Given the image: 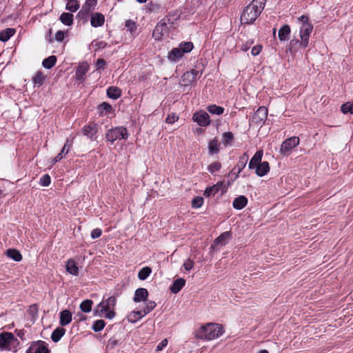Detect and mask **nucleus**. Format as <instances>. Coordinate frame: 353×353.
Segmentation results:
<instances>
[{"mask_svg":"<svg viewBox=\"0 0 353 353\" xmlns=\"http://www.w3.org/2000/svg\"><path fill=\"white\" fill-rule=\"evenodd\" d=\"M70 148L71 143H70L69 140L67 139L61 152L65 156L69 152Z\"/></svg>","mask_w":353,"mask_h":353,"instance_id":"53","label":"nucleus"},{"mask_svg":"<svg viewBox=\"0 0 353 353\" xmlns=\"http://www.w3.org/2000/svg\"><path fill=\"white\" fill-rule=\"evenodd\" d=\"M45 77L42 72H37L34 76L32 81L34 84L41 85L44 81Z\"/></svg>","mask_w":353,"mask_h":353,"instance_id":"43","label":"nucleus"},{"mask_svg":"<svg viewBox=\"0 0 353 353\" xmlns=\"http://www.w3.org/2000/svg\"><path fill=\"white\" fill-rule=\"evenodd\" d=\"M250 46L248 45L243 46L241 50L243 51H247L249 49Z\"/></svg>","mask_w":353,"mask_h":353,"instance_id":"62","label":"nucleus"},{"mask_svg":"<svg viewBox=\"0 0 353 353\" xmlns=\"http://www.w3.org/2000/svg\"><path fill=\"white\" fill-rule=\"evenodd\" d=\"M203 199L201 196H197L192 201V205L194 208H199L202 206Z\"/></svg>","mask_w":353,"mask_h":353,"instance_id":"49","label":"nucleus"},{"mask_svg":"<svg viewBox=\"0 0 353 353\" xmlns=\"http://www.w3.org/2000/svg\"><path fill=\"white\" fill-rule=\"evenodd\" d=\"M298 20L301 23L300 27L301 45L305 48L308 45L309 37L313 30V26L308 21L307 16L302 15L298 18Z\"/></svg>","mask_w":353,"mask_h":353,"instance_id":"3","label":"nucleus"},{"mask_svg":"<svg viewBox=\"0 0 353 353\" xmlns=\"http://www.w3.org/2000/svg\"><path fill=\"white\" fill-rule=\"evenodd\" d=\"M248 204V199L241 195L234 199L232 203V206L236 210H241Z\"/></svg>","mask_w":353,"mask_h":353,"instance_id":"18","label":"nucleus"},{"mask_svg":"<svg viewBox=\"0 0 353 353\" xmlns=\"http://www.w3.org/2000/svg\"><path fill=\"white\" fill-rule=\"evenodd\" d=\"M57 62V57L54 55L45 59L42 62V65L47 69L52 68Z\"/></svg>","mask_w":353,"mask_h":353,"instance_id":"31","label":"nucleus"},{"mask_svg":"<svg viewBox=\"0 0 353 353\" xmlns=\"http://www.w3.org/2000/svg\"><path fill=\"white\" fill-rule=\"evenodd\" d=\"M341 110L344 114H353V102H347L341 105Z\"/></svg>","mask_w":353,"mask_h":353,"instance_id":"39","label":"nucleus"},{"mask_svg":"<svg viewBox=\"0 0 353 353\" xmlns=\"http://www.w3.org/2000/svg\"><path fill=\"white\" fill-rule=\"evenodd\" d=\"M16 32L14 28H8L0 32V41L6 42L10 37H12Z\"/></svg>","mask_w":353,"mask_h":353,"instance_id":"21","label":"nucleus"},{"mask_svg":"<svg viewBox=\"0 0 353 353\" xmlns=\"http://www.w3.org/2000/svg\"><path fill=\"white\" fill-rule=\"evenodd\" d=\"M102 231L99 228H95L91 232V237L93 239H97L101 236Z\"/></svg>","mask_w":353,"mask_h":353,"instance_id":"54","label":"nucleus"},{"mask_svg":"<svg viewBox=\"0 0 353 353\" xmlns=\"http://www.w3.org/2000/svg\"><path fill=\"white\" fill-rule=\"evenodd\" d=\"M256 174L259 176H263L265 175L270 170L269 163L267 161H263L260 163L259 165L255 168Z\"/></svg>","mask_w":353,"mask_h":353,"instance_id":"20","label":"nucleus"},{"mask_svg":"<svg viewBox=\"0 0 353 353\" xmlns=\"http://www.w3.org/2000/svg\"><path fill=\"white\" fill-rule=\"evenodd\" d=\"M92 301L86 299L80 304V309L83 312H89L92 310Z\"/></svg>","mask_w":353,"mask_h":353,"instance_id":"36","label":"nucleus"},{"mask_svg":"<svg viewBox=\"0 0 353 353\" xmlns=\"http://www.w3.org/2000/svg\"><path fill=\"white\" fill-rule=\"evenodd\" d=\"M139 3H145L148 0H137Z\"/></svg>","mask_w":353,"mask_h":353,"instance_id":"64","label":"nucleus"},{"mask_svg":"<svg viewBox=\"0 0 353 353\" xmlns=\"http://www.w3.org/2000/svg\"><path fill=\"white\" fill-rule=\"evenodd\" d=\"M259 353H269L266 350H263L259 352Z\"/></svg>","mask_w":353,"mask_h":353,"instance_id":"63","label":"nucleus"},{"mask_svg":"<svg viewBox=\"0 0 353 353\" xmlns=\"http://www.w3.org/2000/svg\"><path fill=\"white\" fill-rule=\"evenodd\" d=\"M72 321V313L65 310L60 313V324L62 326L68 325Z\"/></svg>","mask_w":353,"mask_h":353,"instance_id":"22","label":"nucleus"},{"mask_svg":"<svg viewBox=\"0 0 353 353\" xmlns=\"http://www.w3.org/2000/svg\"><path fill=\"white\" fill-rule=\"evenodd\" d=\"M234 136L231 132H226L223 134L222 141L225 145L230 144L233 140Z\"/></svg>","mask_w":353,"mask_h":353,"instance_id":"41","label":"nucleus"},{"mask_svg":"<svg viewBox=\"0 0 353 353\" xmlns=\"http://www.w3.org/2000/svg\"><path fill=\"white\" fill-rule=\"evenodd\" d=\"M225 186L223 185V182L219 181L216 184H215L212 186L208 187L205 189V190L204 191V195L205 196L209 197L210 196L215 195L216 193H218L220 191L225 192Z\"/></svg>","mask_w":353,"mask_h":353,"instance_id":"14","label":"nucleus"},{"mask_svg":"<svg viewBox=\"0 0 353 353\" xmlns=\"http://www.w3.org/2000/svg\"><path fill=\"white\" fill-rule=\"evenodd\" d=\"M65 38V32L59 30L55 34V39L57 41L61 42Z\"/></svg>","mask_w":353,"mask_h":353,"instance_id":"57","label":"nucleus"},{"mask_svg":"<svg viewBox=\"0 0 353 353\" xmlns=\"http://www.w3.org/2000/svg\"><path fill=\"white\" fill-rule=\"evenodd\" d=\"M16 334L17 336L20 337L22 339H23L25 333L23 330H16Z\"/></svg>","mask_w":353,"mask_h":353,"instance_id":"61","label":"nucleus"},{"mask_svg":"<svg viewBox=\"0 0 353 353\" xmlns=\"http://www.w3.org/2000/svg\"><path fill=\"white\" fill-rule=\"evenodd\" d=\"M266 0H253L242 11L241 23L250 25L253 23L263 11Z\"/></svg>","mask_w":353,"mask_h":353,"instance_id":"2","label":"nucleus"},{"mask_svg":"<svg viewBox=\"0 0 353 353\" xmlns=\"http://www.w3.org/2000/svg\"><path fill=\"white\" fill-rule=\"evenodd\" d=\"M156 307V303L153 301H149L146 303L145 307H144L143 312L145 316L151 312Z\"/></svg>","mask_w":353,"mask_h":353,"instance_id":"45","label":"nucleus"},{"mask_svg":"<svg viewBox=\"0 0 353 353\" xmlns=\"http://www.w3.org/2000/svg\"><path fill=\"white\" fill-rule=\"evenodd\" d=\"M105 17L99 12H94L92 14L90 19V24L92 27H101L104 24Z\"/></svg>","mask_w":353,"mask_h":353,"instance_id":"15","label":"nucleus"},{"mask_svg":"<svg viewBox=\"0 0 353 353\" xmlns=\"http://www.w3.org/2000/svg\"><path fill=\"white\" fill-rule=\"evenodd\" d=\"M148 296V292L145 288H139L135 291L134 301L141 302L146 301Z\"/></svg>","mask_w":353,"mask_h":353,"instance_id":"17","label":"nucleus"},{"mask_svg":"<svg viewBox=\"0 0 353 353\" xmlns=\"http://www.w3.org/2000/svg\"><path fill=\"white\" fill-rule=\"evenodd\" d=\"M64 156H65V155H64L63 153H61V152L59 153V154H57V156L53 159V160H52L53 163H57V162H58V161H61V160L63 158V157H64Z\"/></svg>","mask_w":353,"mask_h":353,"instance_id":"60","label":"nucleus"},{"mask_svg":"<svg viewBox=\"0 0 353 353\" xmlns=\"http://www.w3.org/2000/svg\"><path fill=\"white\" fill-rule=\"evenodd\" d=\"M66 270L67 271L72 274V275H78V273H79V268L77 266L74 260L72 259H69L68 261H67V263H66Z\"/></svg>","mask_w":353,"mask_h":353,"instance_id":"27","label":"nucleus"},{"mask_svg":"<svg viewBox=\"0 0 353 353\" xmlns=\"http://www.w3.org/2000/svg\"><path fill=\"white\" fill-rule=\"evenodd\" d=\"M194 262L193 260H192L191 259L188 258L184 262H183V268L186 270V271H190L193 268H194Z\"/></svg>","mask_w":353,"mask_h":353,"instance_id":"47","label":"nucleus"},{"mask_svg":"<svg viewBox=\"0 0 353 353\" xmlns=\"http://www.w3.org/2000/svg\"><path fill=\"white\" fill-rule=\"evenodd\" d=\"M221 163L215 161L208 165V170L210 173L213 174L214 172L219 171L221 169Z\"/></svg>","mask_w":353,"mask_h":353,"instance_id":"44","label":"nucleus"},{"mask_svg":"<svg viewBox=\"0 0 353 353\" xmlns=\"http://www.w3.org/2000/svg\"><path fill=\"white\" fill-rule=\"evenodd\" d=\"M208 110L210 113L216 115H220L223 113L224 109L223 107L216 105H211L208 107Z\"/></svg>","mask_w":353,"mask_h":353,"instance_id":"37","label":"nucleus"},{"mask_svg":"<svg viewBox=\"0 0 353 353\" xmlns=\"http://www.w3.org/2000/svg\"><path fill=\"white\" fill-rule=\"evenodd\" d=\"M247 159H248V156H246L245 154L243 155V157H242L241 158L240 161H239L241 165H240V168H239V170H238V174H239L241 172V170L245 168V166L246 165Z\"/></svg>","mask_w":353,"mask_h":353,"instance_id":"52","label":"nucleus"},{"mask_svg":"<svg viewBox=\"0 0 353 353\" xmlns=\"http://www.w3.org/2000/svg\"><path fill=\"white\" fill-rule=\"evenodd\" d=\"M97 125L95 123L86 125L82 128L83 134L91 139H92L94 136L97 134Z\"/></svg>","mask_w":353,"mask_h":353,"instance_id":"16","label":"nucleus"},{"mask_svg":"<svg viewBox=\"0 0 353 353\" xmlns=\"http://www.w3.org/2000/svg\"><path fill=\"white\" fill-rule=\"evenodd\" d=\"M224 330L221 324L208 323L202 325L194 332V336L198 339L212 341L223 335Z\"/></svg>","mask_w":353,"mask_h":353,"instance_id":"1","label":"nucleus"},{"mask_svg":"<svg viewBox=\"0 0 353 353\" xmlns=\"http://www.w3.org/2000/svg\"><path fill=\"white\" fill-rule=\"evenodd\" d=\"M219 143L216 139H212L209 142L208 149L210 154H216L219 151Z\"/></svg>","mask_w":353,"mask_h":353,"instance_id":"34","label":"nucleus"},{"mask_svg":"<svg viewBox=\"0 0 353 353\" xmlns=\"http://www.w3.org/2000/svg\"><path fill=\"white\" fill-rule=\"evenodd\" d=\"M89 65L86 63L80 64L76 71V77L78 80H81L83 75L88 71Z\"/></svg>","mask_w":353,"mask_h":353,"instance_id":"25","label":"nucleus"},{"mask_svg":"<svg viewBox=\"0 0 353 353\" xmlns=\"http://www.w3.org/2000/svg\"><path fill=\"white\" fill-rule=\"evenodd\" d=\"M268 116V109L265 106H261L254 113L250 119V123L256 125H262Z\"/></svg>","mask_w":353,"mask_h":353,"instance_id":"9","label":"nucleus"},{"mask_svg":"<svg viewBox=\"0 0 353 353\" xmlns=\"http://www.w3.org/2000/svg\"><path fill=\"white\" fill-rule=\"evenodd\" d=\"M144 316L143 311H133L128 316V320L131 323H135Z\"/></svg>","mask_w":353,"mask_h":353,"instance_id":"29","label":"nucleus"},{"mask_svg":"<svg viewBox=\"0 0 353 353\" xmlns=\"http://www.w3.org/2000/svg\"><path fill=\"white\" fill-rule=\"evenodd\" d=\"M27 353H49V350L45 342L39 341L30 346Z\"/></svg>","mask_w":353,"mask_h":353,"instance_id":"12","label":"nucleus"},{"mask_svg":"<svg viewBox=\"0 0 353 353\" xmlns=\"http://www.w3.org/2000/svg\"><path fill=\"white\" fill-rule=\"evenodd\" d=\"M199 74V72L195 70L185 72L181 77L180 85L185 87L192 85L196 81Z\"/></svg>","mask_w":353,"mask_h":353,"instance_id":"10","label":"nucleus"},{"mask_svg":"<svg viewBox=\"0 0 353 353\" xmlns=\"http://www.w3.org/2000/svg\"><path fill=\"white\" fill-rule=\"evenodd\" d=\"M290 34V28L288 25L283 26L279 30V38L280 41H287Z\"/></svg>","mask_w":353,"mask_h":353,"instance_id":"24","label":"nucleus"},{"mask_svg":"<svg viewBox=\"0 0 353 353\" xmlns=\"http://www.w3.org/2000/svg\"><path fill=\"white\" fill-rule=\"evenodd\" d=\"M106 43L104 41H97L94 43V46L97 49L104 48L106 46Z\"/></svg>","mask_w":353,"mask_h":353,"instance_id":"59","label":"nucleus"},{"mask_svg":"<svg viewBox=\"0 0 353 353\" xmlns=\"http://www.w3.org/2000/svg\"><path fill=\"white\" fill-rule=\"evenodd\" d=\"M116 303V297L110 296L107 299L101 301L97 305V308L99 310L101 313H105V318L108 319H112L116 315V313L114 310Z\"/></svg>","mask_w":353,"mask_h":353,"instance_id":"5","label":"nucleus"},{"mask_svg":"<svg viewBox=\"0 0 353 353\" xmlns=\"http://www.w3.org/2000/svg\"><path fill=\"white\" fill-rule=\"evenodd\" d=\"M105 326V322L103 320H97L94 322L92 328L94 332H100L103 329Z\"/></svg>","mask_w":353,"mask_h":353,"instance_id":"42","label":"nucleus"},{"mask_svg":"<svg viewBox=\"0 0 353 353\" xmlns=\"http://www.w3.org/2000/svg\"><path fill=\"white\" fill-rule=\"evenodd\" d=\"M179 120V117L175 113H172L168 115L165 122L169 124H172Z\"/></svg>","mask_w":353,"mask_h":353,"instance_id":"50","label":"nucleus"},{"mask_svg":"<svg viewBox=\"0 0 353 353\" xmlns=\"http://www.w3.org/2000/svg\"><path fill=\"white\" fill-rule=\"evenodd\" d=\"M125 26L128 30H129L130 32H133L137 30L136 23L131 19L127 20L125 21Z\"/></svg>","mask_w":353,"mask_h":353,"instance_id":"46","label":"nucleus"},{"mask_svg":"<svg viewBox=\"0 0 353 353\" xmlns=\"http://www.w3.org/2000/svg\"><path fill=\"white\" fill-rule=\"evenodd\" d=\"M261 50H262V46L261 45H256L252 48L251 53L253 56H256V55L259 54Z\"/></svg>","mask_w":353,"mask_h":353,"instance_id":"56","label":"nucleus"},{"mask_svg":"<svg viewBox=\"0 0 353 353\" xmlns=\"http://www.w3.org/2000/svg\"><path fill=\"white\" fill-rule=\"evenodd\" d=\"M107 94H108V97L113 99H117L121 97V91L118 88L112 86V87H110L107 90Z\"/></svg>","mask_w":353,"mask_h":353,"instance_id":"28","label":"nucleus"},{"mask_svg":"<svg viewBox=\"0 0 353 353\" xmlns=\"http://www.w3.org/2000/svg\"><path fill=\"white\" fill-rule=\"evenodd\" d=\"M168 32V27L165 22H159L157 24L152 36L155 40H160Z\"/></svg>","mask_w":353,"mask_h":353,"instance_id":"13","label":"nucleus"},{"mask_svg":"<svg viewBox=\"0 0 353 353\" xmlns=\"http://www.w3.org/2000/svg\"><path fill=\"white\" fill-rule=\"evenodd\" d=\"M168 345V340L166 339L161 341V342L157 346L156 351H161Z\"/></svg>","mask_w":353,"mask_h":353,"instance_id":"58","label":"nucleus"},{"mask_svg":"<svg viewBox=\"0 0 353 353\" xmlns=\"http://www.w3.org/2000/svg\"><path fill=\"white\" fill-rule=\"evenodd\" d=\"M230 237V233L228 232H223L219 237H217L215 240L216 244H219L221 245H224L226 244L227 240Z\"/></svg>","mask_w":353,"mask_h":353,"instance_id":"38","label":"nucleus"},{"mask_svg":"<svg viewBox=\"0 0 353 353\" xmlns=\"http://www.w3.org/2000/svg\"><path fill=\"white\" fill-rule=\"evenodd\" d=\"M65 330L62 327H57L56 328L52 335L51 339L54 342H58L61 338L65 334Z\"/></svg>","mask_w":353,"mask_h":353,"instance_id":"30","label":"nucleus"},{"mask_svg":"<svg viewBox=\"0 0 353 353\" xmlns=\"http://www.w3.org/2000/svg\"><path fill=\"white\" fill-rule=\"evenodd\" d=\"M99 108L102 112L105 111L106 112H110L112 110L111 105L106 102L101 103L99 105Z\"/></svg>","mask_w":353,"mask_h":353,"instance_id":"51","label":"nucleus"},{"mask_svg":"<svg viewBox=\"0 0 353 353\" xmlns=\"http://www.w3.org/2000/svg\"><path fill=\"white\" fill-rule=\"evenodd\" d=\"M185 284V280L184 279H177L173 282L172 285L170 288V290L172 293L176 294L183 288Z\"/></svg>","mask_w":353,"mask_h":353,"instance_id":"19","label":"nucleus"},{"mask_svg":"<svg viewBox=\"0 0 353 353\" xmlns=\"http://www.w3.org/2000/svg\"><path fill=\"white\" fill-rule=\"evenodd\" d=\"M192 42L181 43L178 48H173L168 54V59L172 61H176L181 59L184 53L190 52L193 49Z\"/></svg>","mask_w":353,"mask_h":353,"instance_id":"6","label":"nucleus"},{"mask_svg":"<svg viewBox=\"0 0 353 353\" xmlns=\"http://www.w3.org/2000/svg\"><path fill=\"white\" fill-rule=\"evenodd\" d=\"M192 119L199 125L202 127L208 126L210 123L208 114L203 110L196 112L192 116Z\"/></svg>","mask_w":353,"mask_h":353,"instance_id":"11","label":"nucleus"},{"mask_svg":"<svg viewBox=\"0 0 353 353\" xmlns=\"http://www.w3.org/2000/svg\"><path fill=\"white\" fill-rule=\"evenodd\" d=\"M152 270L149 267H145L141 269L138 273V277L140 280H145L151 274Z\"/></svg>","mask_w":353,"mask_h":353,"instance_id":"35","label":"nucleus"},{"mask_svg":"<svg viewBox=\"0 0 353 353\" xmlns=\"http://www.w3.org/2000/svg\"><path fill=\"white\" fill-rule=\"evenodd\" d=\"M105 61L103 59H99L97 61L96 63V70H100L101 69H103L104 66L105 65Z\"/></svg>","mask_w":353,"mask_h":353,"instance_id":"55","label":"nucleus"},{"mask_svg":"<svg viewBox=\"0 0 353 353\" xmlns=\"http://www.w3.org/2000/svg\"><path fill=\"white\" fill-rule=\"evenodd\" d=\"M97 3V0H86L84 5L82 6L81 12L85 14L92 11Z\"/></svg>","mask_w":353,"mask_h":353,"instance_id":"26","label":"nucleus"},{"mask_svg":"<svg viewBox=\"0 0 353 353\" xmlns=\"http://www.w3.org/2000/svg\"><path fill=\"white\" fill-rule=\"evenodd\" d=\"M79 8V5L76 0H70L66 5V9L72 12H76Z\"/></svg>","mask_w":353,"mask_h":353,"instance_id":"40","label":"nucleus"},{"mask_svg":"<svg viewBox=\"0 0 353 353\" xmlns=\"http://www.w3.org/2000/svg\"><path fill=\"white\" fill-rule=\"evenodd\" d=\"M7 256L15 261H20L22 259L21 253L15 249H9L7 250Z\"/></svg>","mask_w":353,"mask_h":353,"instance_id":"33","label":"nucleus"},{"mask_svg":"<svg viewBox=\"0 0 353 353\" xmlns=\"http://www.w3.org/2000/svg\"><path fill=\"white\" fill-rule=\"evenodd\" d=\"M128 137V130L123 126L112 128L105 134L106 139L112 143L117 140L127 139Z\"/></svg>","mask_w":353,"mask_h":353,"instance_id":"7","label":"nucleus"},{"mask_svg":"<svg viewBox=\"0 0 353 353\" xmlns=\"http://www.w3.org/2000/svg\"><path fill=\"white\" fill-rule=\"evenodd\" d=\"M60 21L66 26H71L73 23V15L68 12H64L60 16Z\"/></svg>","mask_w":353,"mask_h":353,"instance_id":"32","label":"nucleus"},{"mask_svg":"<svg viewBox=\"0 0 353 353\" xmlns=\"http://www.w3.org/2000/svg\"><path fill=\"white\" fill-rule=\"evenodd\" d=\"M51 179L50 175L44 174L39 181V184L42 186L46 187L50 184Z\"/></svg>","mask_w":353,"mask_h":353,"instance_id":"48","label":"nucleus"},{"mask_svg":"<svg viewBox=\"0 0 353 353\" xmlns=\"http://www.w3.org/2000/svg\"><path fill=\"white\" fill-rule=\"evenodd\" d=\"M299 144L298 137H292L285 140L280 148V153L283 156H289L292 150Z\"/></svg>","mask_w":353,"mask_h":353,"instance_id":"8","label":"nucleus"},{"mask_svg":"<svg viewBox=\"0 0 353 353\" xmlns=\"http://www.w3.org/2000/svg\"><path fill=\"white\" fill-rule=\"evenodd\" d=\"M19 342L10 332L0 334V349L2 350L16 351Z\"/></svg>","mask_w":353,"mask_h":353,"instance_id":"4","label":"nucleus"},{"mask_svg":"<svg viewBox=\"0 0 353 353\" xmlns=\"http://www.w3.org/2000/svg\"><path fill=\"white\" fill-rule=\"evenodd\" d=\"M263 157V151L259 150L257 151L253 157L251 159L250 163H249V168L250 169H254L255 168L257 165L260 164V161H261Z\"/></svg>","mask_w":353,"mask_h":353,"instance_id":"23","label":"nucleus"}]
</instances>
